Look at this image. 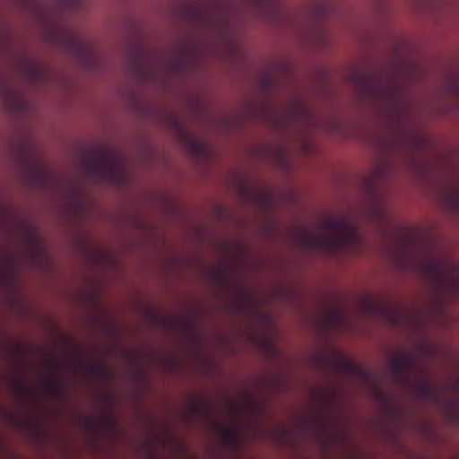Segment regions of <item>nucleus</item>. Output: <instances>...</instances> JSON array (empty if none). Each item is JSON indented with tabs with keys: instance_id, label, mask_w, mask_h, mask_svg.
I'll list each match as a JSON object with an SVG mask.
<instances>
[{
	"instance_id": "20",
	"label": "nucleus",
	"mask_w": 459,
	"mask_h": 459,
	"mask_svg": "<svg viewBox=\"0 0 459 459\" xmlns=\"http://www.w3.org/2000/svg\"><path fill=\"white\" fill-rule=\"evenodd\" d=\"M455 203L456 206L459 205V196L455 197Z\"/></svg>"
},
{
	"instance_id": "6",
	"label": "nucleus",
	"mask_w": 459,
	"mask_h": 459,
	"mask_svg": "<svg viewBox=\"0 0 459 459\" xmlns=\"http://www.w3.org/2000/svg\"><path fill=\"white\" fill-rule=\"evenodd\" d=\"M23 74L27 81L34 85L43 83L48 77L46 69L38 63L28 61L23 65Z\"/></svg>"
},
{
	"instance_id": "7",
	"label": "nucleus",
	"mask_w": 459,
	"mask_h": 459,
	"mask_svg": "<svg viewBox=\"0 0 459 459\" xmlns=\"http://www.w3.org/2000/svg\"><path fill=\"white\" fill-rule=\"evenodd\" d=\"M412 366V359L405 354H396L391 360V368L396 379L402 378V374L405 369Z\"/></svg>"
},
{
	"instance_id": "5",
	"label": "nucleus",
	"mask_w": 459,
	"mask_h": 459,
	"mask_svg": "<svg viewBox=\"0 0 459 459\" xmlns=\"http://www.w3.org/2000/svg\"><path fill=\"white\" fill-rule=\"evenodd\" d=\"M174 123L179 142L193 156L200 158L209 153L210 147L206 142L194 136L180 122L175 120Z\"/></svg>"
},
{
	"instance_id": "10",
	"label": "nucleus",
	"mask_w": 459,
	"mask_h": 459,
	"mask_svg": "<svg viewBox=\"0 0 459 459\" xmlns=\"http://www.w3.org/2000/svg\"><path fill=\"white\" fill-rule=\"evenodd\" d=\"M85 369L90 375L95 377H108L110 374L109 369L101 365L87 366Z\"/></svg>"
},
{
	"instance_id": "2",
	"label": "nucleus",
	"mask_w": 459,
	"mask_h": 459,
	"mask_svg": "<svg viewBox=\"0 0 459 459\" xmlns=\"http://www.w3.org/2000/svg\"><path fill=\"white\" fill-rule=\"evenodd\" d=\"M86 175L95 180L119 185L124 172L119 155L106 147H98L84 160Z\"/></svg>"
},
{
	"instance_id": "9",
	"label": "nucleus",
	"mask_w": 459,
	"mask_h": 459,
	"mask_svg": "<svg viewBox=\"0 0 459 459\" xmlns=\"http://www.w3.org/2000/svg\"><path fill=\"white\" fill-rule=\"evenodd\" d=\"M46 385H47V389H48V393L51 394L52 395L59 396L63 393L62 384L57 379H56L54 377H49L47 379Z\"/></svg>"
},
{
	"instance_id": "12",
	"label": "nucleus",
	"mask_w": 459,
	"mask_h": 459,
	"mask_svg": "<svg viewBox=\"0 0 459 459\" xmlns=\"http://www.w3.org/2000/svg\"><path fill=\"white\" fill-rule=\"evenodd\" d=\"M221 433L225 440L229 443L238 442V436L235 429L225 427L221 429Z\"/></svg>"
},
{
	"instance_id": "18",
	"label": "nucleus",
	"mask_w": 459,
	"mask_h": 459,
	"mask_svg": "<svg viewBox=\"0 0 459 459\" xmlns=\"http://www.w3.org/2000/svg\"><path fill=\"white\" fill-rule=\"evenodd\" d=\"M214 273L216 274L217 277H222V274L220 272V270H216Z\"/></svg>"
},
{
	"instance_id": "23",
	"label": "nucleus",
	"mask_w": 459,
	"mask_h": 459,
	"mask_svg": "<svg viewBox=\"0 0 459 459\" xmlns=\"http://www.w3.org/2000/svg\"><path fill=\"white\" fill-rule=\"evenodd\" d=\"M262 115H263V116H265L266 114H265V113H263Z\"/></svg>"
},
{
	"instance_id": "4",
	"label": "nucleus",
	"mask_w": 459,
	"mask_h": 459,
	"mask_svg": "<svg viewBox=\"0 0 459 459\" xmlns=\"http://www.w3.org/2000/svg\"><path fill=\"white\" fill-rule=\"evenodd\" d=\"M363 91L368 96L383 100L392 101L402 91L399 72H395L391 79L371 74H363L358 78Z\"/></svg>"
},
{
	"instance_id": "17",
	"label": "nucleus",
	"mask_w": 459,
	"mask_h": 459,
	"mask_svg": "<svg viewBox=\"0 0 459 459\" xmlns=\"http://www.w3.org/2000/svg\"><path fill=\"white\" fill-rule=\"evenodd\" d=\"M50 363H51V367L53 368H60V363L58 361H56V359H51Z\"/></svg>"
},
{
	"instance_id": "16",
	"label": "nucleus",
	"mask_w": 459,
	"mask_h": 459,
	"mask_svg": "<svg viewBox=\"0 0 459 459\" xmlns=\"http://www.w3.org/2000/svg\"><path fill=\"white\" fill-rule=\"evenodd\" d=\"M84 424L85 426L88 428V429H91L92 428L94 422H93V420L91 419V418H86L85 420H84Z\"/></svg>"
},
{
	"instance_id": "1",
	"label": "nucleus",
	"mask_w": 459,
	"mask_h": 459,
	"mask_svg": "<svg viewBox=\"0 0 459 459\" xmlns=\"http://www.w3.org/2000/svg\"><path fill=\"white\" fill-rule=\"evenodd\" d=\"M319 229L328 232L317 233L304 230L302 241L306 247L329 254L359 247L362 239L351 218L345 214L324 216Z\"/></svg>"
},
{
	"instance_id": "15",
	"label": "nucleus",
	"mask_w": 459,
	"mask_h": 459,
	"mask_svg": "<svg viewBox=\"0 0 459 459\" xmlns=\"http://www.w3.org/2000/svg\"><path fill=\"white\" fill-rule=\"evenodd\" d=\"M263 83L266 90H271L273 87V82L270 76H265L263 80Z\"/></svg>"
},
{
	"instance_id": "21",
	"label": "nucleus",
	"mask_w": 459,
	"mask_h": 459,
	"mask_svg": "<svg viewBox=\"0 0 459 459\" xmlns=\"http://www.w3.org/2000/svg\"><path fill=\"white\" fill-rule=\"evenodd\" d=\"M425 391H426V393H431V392H432V391L430 390V388H429V387H425Z\"/></svg>"
},
{
	"instance_id": "13",
	"label": "nucleus",
	"mask_w": 459,
	"mask_h": 459,
	"mask_svg": "<svg viewBox=\"0 0 459 459\" xmlns=\"http://www.w3.org/2000/svg\"><path fill=\"white\" fill-rule=\"evenodd\" d=\"M0 94L3 96H8L11 94V90L6 82L0 79Z\"/></svg>"
},
{
	"instance_id": "8",
	"label": "nucleus",
	"mask_w": 459,
	"mask_h": 459,
	"mask_svg": "<svg viewBox=\"0 0 459 459\" xmlns=\"http://www.w3.org/2000/svg\"><path fill=\"white\" fill-rule=\"evenodd\" d=\"M327 124L326 130L330 134L338 137H346L347 134L344 125L341 121L337 119H330Z\"/></svg>"
},
{
	"instance_id": "19",
	"label": "nucleus",
	"mask_w": 459,
	"mask_h": 459,
	"mask_svg": "<svg viewBox=\"0 0 459 459\" xmlns=\"http://www.w3.org/2000/svg\"><path fill=\"white\" fill-rule=\"evenodd\" d=\"M102 423H103V424H109V423H110V421H109V420H108V419H103V420H102Z\"/></svg>"
},
{
	"instance_id": "3",
	"label": "nucleus",
	"mask_w": 459,
	"mask_h": 459,
	"mask_svg": "<svg viewBox=\"0 0 459 459\" xmlns=\"http://www.w3.org/2000/svg\"><path fill=\"white\" fill-rule=\"evenodd\" d=\"M426 281L446 290H459V264L443 255H431L420 264Z\"/></svg>"
},
{
	"instance_id": "11",
	"label": "nucleus",
	"mask_w": 459,
	"mask_h": 459,
	"mask_svg": "<svg viewBox=\"0 0 459 459\" xmlns=\"http://www.w3.org/2000/svg\"><path fill=\"white\" fill-rule=\"evenodd\" d=\"M11 385L14 393L19 396H24L28 394L26 385L20 378H13L11 380Z\"/></svg>"
},
{
	"instance_id": "14",
	"label": "nucleus",
	"mask_w": 459,
	"mask_h": 459,
	"mask_svg": "<svg viewBox=\"0 0 459 459\" xmlns=\"http://www.w3.org/2000/svg\"><path fill=\"white\" fill-rule=\"evenodd\" d=\"M333 324H339L342 321V316L339 312H333L330 316Z\"/></svg>"
},
{
	"instance_id": "22",
	"label": "nucleus",
	"mask_w": 459,
	"mask_h": 459,
	"mask_svg": "<svg viewBox=\"0 0 459 459\" xmlns=\"http://www.w3.org/2000/svg\"><path fill=\"white\" fill-rule=\"evenodd\" d=\"M297 115H302V116H305L307 115L306 113H298Z\"/></svg>"
}]
</instances>
